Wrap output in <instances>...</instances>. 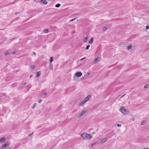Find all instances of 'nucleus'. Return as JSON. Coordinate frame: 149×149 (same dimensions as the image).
I'll return each mask as SVG.
<instances>
[{"label":"nucleus","instance_id":"1","mask_svg":"<svg viewBox=\"0 0 149 149\" xmlns=\"http://www.w3.org/2000/svg\"><path fill=\"white\" fill-rule=\"evenodd\" d=\"M81 136L84 139H91L93 137L91 134L84 133L81 135Z\"/></svg>","mask_w":149,"mask_h":149},{"label":"nucleus","instance_id":"2","mask_svg":"<svg viewBox=\"0 0 149 149\" xmlns=\"http://www.w3.org/2000/svg\"><path fill=\"white\" fill-rule=\"evenodd\" d=\"M120 111L124 114H126L127 113V110L124 107H122L120 109Z\"/></svg>","mask_w":149,"mask_h":149},{"label":"nucleus","instance_id":"3","mask_svg":"<svg viewBox=\"0 0 149 149\" xmlns=\"http://www.w3.org/2000/svg\"><path fill=\"white\" fill-rule=\"evenodd\" d=\"M82 74L81 72H76L74 76V79H75V78H76V77H81V76Z\"/></svg>","mask_w":149,"mask_h":149},{"label":"nucleus","instance_id":"4","mask_svg":"<svg viewBox=\"0 0 149 149\" xmlns=\"http://www.w3.org/2000/svg\"><path fill=\"white\" fill-rule=\"evenodd\" d=\"M9 145V142H6L2 146L0 149H3L8 146Z\"/></svg>","mask_w":149,"mask_h":149},{"label":"nucleus","instance_id":"5","mask_svg":"<svg viewBox=\"0 0 149 149\" xmlns=\"http://www.w3.org/2000/svg\"><path fill=\"white\" fill-rule=\"evenodd\" d=\"M86 109H84L83 110L82 112H81L78 115V117L79 118L81 117L85 113H86Z\"/></svg>","mask_w":149,"mask_h":149},{"label":"nucleus","instance_id":"6","mask_svg":"<svg viewBox=\"0 0 149 149\" xmlns=\"http://www.w3.org/2000/svg\"><path fill=\"white\" fill-rule=\"evenodd\" d=\"M100 58L98 56L96 57L93 62V64H95L97 63L99 61Z\"/></svg>","mask_w":149,"mask_h":149},{"label":"nucleus","instance_id":"7","mask_svg":"<svg viewBox=\"0 0 149 149\" xmlns=\"http://www.w3.org/2000/svg\"><path fill=\"white\" fill-rule=\"evenodd\" d=\"M91 97V96L90 95H89L87 96L84 100L85 101V102H86Z\"/></svg>","mask_w":149,"mask_h":149},{"label":"nucleus","instance_id":"8","mask_svg":"<svg viewBox=\"0 0 149 149\" xmlns=\"http://www.w3.org/2000/svg\"><path fill=\"white\" fill-rule=\"evenodd\" d=\"M107 140V138H104L100 142L101 143H103L106 142Z\"/></svg>","mask_w":149,"mask_h":149},{"label":"nucleus","instance_id":"9","mask_svg":"<svg viewBox=\"0 0 149 149\" xmlns=\"http://www.w3.org/2000/svg\"><path fill=\"white\" fill-rule=\"evenodd\" d=\"M6 138L5 137H2L0 139V141L2 142H4L6 140Z\"/></svg>","mask_w":149,"mask_h":149},{"label":"nucleus","instance_id":"10","mask_svg":"<svg viewBox=\"0 0 149 149\" xmlns=\"http://www.w3.org/2000/svg\"><path fill=\"white\" fill-rule=\"evenodd\" d=\"M41 2L42 3L44 4H47V2L46 0H41Z\"/></svg>","mask_w":149,"mask_h":149},{"label":"nucleus","instance_id":"11","mask_svg":"<svg viewBox=\"0 0 149 149\" xmlns=\"http://www.w3.org/2000/svg\"><path fill=\"white\" fill-rule=\"evenodd\" d=\"M86 102H85V101L83 100L79 104V106H81L83 104H84V103H85Z\"/></svg>","mask_w":149,"mask_h":149},{"label":"nucleus","instance_id":"12","mask_svg":"<svg viewBox=\"0 0 149 149\" xmlns=\"http://www.w3.org/2000/svg\"><path fill=\"white\" fill-rule=\"evenodd\" d=\"M41 74L40 71L38 72L36 74V77H38Z\"/></svg>","mask_w":149,"mask_h":149},{"label":"nucleus","instance_id":"13","mask_svg":"<svg viewBox=\"0 0 149 149\" xmlns=\"http://www.w3.org/2000/svg\"><path fill=\"white\" fill-rule=\"evenodd\" d=\"M93 39L94 38L93 37H92L91 40L89 41V43L91 44L93 42Z\"/></svg>","mask_w":149,"mask_h":149},{"label":"nucleus","instance_id":"14","mask_svg":"<svg viewBox=\"0 0 149 149\" xmlns=\"http://www.w3.org/2000/svg\"><path fill=\"white\" fill-rule=\"evenodd\" d=\"M53 66L52 64L51 63H50V65H49V68L50 69V70H53Z\"/></svg>","mask_w":149,"mask_h":149},{"label":"nucleus","instance_id":"15","mask_svg":"<svg viewBox=\"0 0 149 149\" xmlns=\"http://www.w3.org/2000/svg\"><path fill=\"white\" fill-rule=\"evenodd\" d=\"M88 39V36H86L84 39V41L85 42H86L87 41V40Z\"/></svg>","mask_w":149,"mask_h":149},{"label":"nucleus","instance_id":"16","mask_svg":"<svg viewBox=\"0 0 149 149\" xmlns=\"http://www.w3.org/2000/svg\"><path fill=\"white\" fill-rule=\"evenodd\" d=\"M54 58L53 56L51 57L50 59V63H51L53 61Z\"/></svg>","mask_w":149,"mask_h":149},{"label":"nucleus","instance_id":"17","mask_svg":"<svg viewBox=\"0 0 149 149\" xmlns=\"http://www.w3.org/2000/svg\"><path fill=\"white\" fill-rule=\"evenodd\" d=\"M132 46L131 45H130L127 47V49L128 50H130L132 48Z\"/></svg>","mask_w":149,"mask_h":149},{"label":"nucleus","instance_id":"18","mask_svg":"<svg viewBox=\"0 0 149 149\" xmlns=\"http://www.w3.org/2000/svg\"><path fill=\"white\" fill-rule=\"evenodd\" d=\"M61 6V4L60 3H58L55 6L56 7L58 8L60 7Z\"/></svg>","mask_w":149,"mask_h":149},{"label":"nucleus","instance_id":"19","mask_svg":"<svg viewBox=\"0 0 149 149\" xmlns=\"http://www.w3.org/2000/svg\"><path fill=\"white\" fill-rule=\"evenodd\" d=\"M35 68V66L33 65H32L31 66V70H33Z\"/></svg>","mask_w":149,"mask_h":149},{"label":"nucleus","instance_id":"20","mask_svg":"<svg viewBox=\"0 0 149 149\" xmlns=\"http://www.w3.org/2000/svg\"><path fill=\"white\" fill-rule=\"evenodd\" d=\"M90 47V45L88 44V45L86 47V50H88L89 49Z\"/></svg>","mask_w":149,"mask_h":149},{"label":"nucleus","instance_id":"21","mask_svg":"<svg viewBox=\"0 0 149 149\" xmlns=\"http://www.w3.org/2000/svg\"><path fill=\"white\" fill-rule=\"evenodd\" d=\"M4 54L5 56L8 55L10 54V53L8 52H6Z\"/></svg>","mask_w":149,"mask_h":149},{"label":"nucleus","instance_id":"22","mask_svg":"<svg viewBox=\"0 0 149 149\" xmlns=\"http://www.w3.org/2000/svg\"><path fill=\"white\" fill-rule=\"evenodd\" d=\"M49 30L47 29H45L44 30V32L45 33H47L49 32Z\"/></svg>","mask_w":149,"mask_h":149},{"label":"nucleus","instance_id":"23","mask_svg":"<svg viewBox=\"0 0 149 149\" xmlns=\"http://www.w3.org/2000/svg\"><path fill=\"white\" fill-rule=\"evenodd\" d=\"M107 27L106 26H105L103 28V31H105L107 29Z\"/></svg>","mask_w":149,"mask_h":149},{"label":"nucleus","instance_id":"24","mask_svg":"<svg viewBox=\"0 0 149 149\" xmlns=\"http://www.w3.org/2000/svg\"><path fill=\"white\" fill-rule=\"evenodd\" d=\"M148 85L146 84L144 86V88H147L148 87Z\"/></svg>","mask_w":149,"mask_h":149},{"label":"nucleus","instance_id":"25","mask_svg":"<svg viewBox=\"0 0 149 149\" xmlns=\"http://www.w3.org/2000/svg\"><path fill=\"white\" fill-rule=\"evenodd\" d=\"M36 103L34 104L33 105L32 107V109H34L36 107Z\"/></svg>","mask_w":149,"mask_h":149},{"label":"nucleus","instance_id":"26","mask_svg":"<svg viewBox=\"0 0 149 149\" xmlns=\"http://www.w3.org/2000/svg\"><path fill=\"white\" fill-rule=\"evenodd\" d=\"M145 123H146V121L144 120V121H143V122H142L141 124L142 125H143Z\"/></svg>","mask_w":149,"mask_h":149},{"label":"nucleus","instance_id":"27","mask_svg":"<svg viewBox=\"0 0 149 149\" xmlns=\"http://www.w3.org/2000/svg\"><path fill=\"white\" fill-rule=\"evenodd\" d=\"M97 142V141L96 142H95V143H94L91 144V147H93V146H94L95 144Z\"/></svg>","mask_w":149,"mask_h":149},{"label":"nucleus","instance_id":"28","mask_svg":"<svg viewBox=\"0 0 149 149\" xmlns=\"http://www.w3.org/2000/svg\"><path fill=\"white\" fill-rule=\"evenodd\" d=\"M146 29H149V26L147 25L146 27Z\"/></svg>","mask_w":149,"mask_h":149},{"label":"nucleus","instance_id":"29","mask_svg":"<svg viewBox=\"0 0 149 149\" xmlns=\"http://www.w3.org/2000/svg\"><path fill=\"white\" fill-rule=\"evenodd\" d=\"M117 126L118 127H120L121 126V124H118Z\"/></svg>","mask_w":149,"mask_h":149},{"label":"nucleus","instance_id":"30","mask_svg":"<svg viewBox=\"0 0 149 149\" xmlns=\"http://www.w3.org/2000/svg\"><path fill=\"white\" fill-rule=\"evenodd\" d=\"M42 100H41V99H40L39 100V101H38V102L39 103H40L41 102H42Z\"/></svg>","mask_w":149,"mask_h":149},{"label":"nucleus","instance_id":"31","mask_svg":"<svg viewBox=\"0 0 149 149\" xmlns=\"http://www.w3.org/2000/svg\"><path fill=\"white\" fill-rule=\"evenodd\" d=\"M12 53L13 54H15L16 53V52L15 51H13V52H12Z\"/></svg>","mask_w":149,"mask_h":149},{"label":"nucleus","instance_id":"32","mask_svg":"<svg viewBox=\"0 0 149 149\" xmlns=\"http://www.w3.org/2000/svg\"><path fill=\"white\" fill-rule=\"evenodd\" d=\"M76 18H74V19H72L71 20H70V22H72V21H74L75 19H76Z\"/></svg>","mask_w":149,"mask_h":149},{"label":"nucleus","instance_id":"33","mask_svg":"<svg viewBox=\"0 0 149 149\" xmlns=\"http://www.w3.org/2000/svg\"><path fill=\"white\" fill-rule=\"evenodd\" d=\"M33 134V133H31V134H30L29 135V136L30 137L31 136H32V135Z\"/></svg>","mask_w":149,"mask_h":149},{"label":"nucleus","instance_id":"34","mask_svg":"<svg viewBox=\"0 0 149 149\" xmlns=\"http://www.w3.org/2000/svg\"><path fill=\"white\" fill-rule=\"evenodd\" d=\"M85 58H86V57H84V58H82L81 59H80V60L81 61H82V60H84V59Z\"/></svg>","mask_w":149,"mask_h":149},{"label":"nucleus","instance_id":"35","mask_svg":"<svg viewBox=\"0 0 149 149\" xmlns=\"http://www.w3.org/2000/svg\"><path fill=\"white\" fill-rule=\"evenodd\" d=\"M43 94H44V95H47V93H46V92H45V93H43Z\"/></svg>","mask_w":149,"mask_h":149},{"label":"nucleus","instance_id":"36","mask_svg":"<svg viewBox=\"0 0 149 149\" xmlns=\"http://www.w3.org/2000/svg\"><path fill=\"white\" fill-rule=\"evenodd\" d=\"M26 84V82H24V83H23V85H25Z\"/></svg>","mask_w":149,"mask_h":149},{"label":"nucleus","instance_id":"37","mask_svg":"<svg viewBox=\"0 0 149 149\" xmlns=\"http://www.w3.org/2000/svg\"><path fill=\"white\" fill-rule=\"evenodd\" d=\"M20 13V12H16L15 13L16 14H19Z\"/></svg>","mask_w":149,"mask_h":149},{"label":"nucleus","instance_id":"38","mask_svg":"<svg viewBox=\"0 0 149 149\" xmlns=\"http://www.w3.org/2000/svg\"><path fill=\"white\" fill-rule=\"evenodd\" d=\"M90 74V73H87L86 74L88 75H89Z\"/></svg>","mask_w":149,"mask_h":149},{"label":"nucleus","instance_id":"39","mask_svg":"<svg viewBox=\"0 0 149 149\" xmlns=\"http://www.w3.org/2000/svg\"><path fill=\"white\" fill-rule=\"evenodd\" d=\"M3 96H6V94H3Z\"/></svg>","mask_w":149,"mask_h":149},{"label":"nucleus","instance_id":"40","mask_svg":"<svg viewBox=\"0 0 149 149\" xmlns=\"http://www.w3.org/2000/svg\"><path fill=\"white\" fill-rule=\"evenodd\" d=\"M125 95H125H122V96L121 97H120V98H122V97H123Z\"/></svg>","mask_w":149,"mask_h":149},{"label":"nucleus","instance_id":"41","mask_svg":"<svg viewBox=\"0 0 149 149\" xmlns=\"http://www.w3.org/2000/svg\"><path fill=\"white\" fill-rule=\"evenodd\" d=\"M143 149H149L148 148H144Z\"/></svg>","mask_w":149,"mask_h":149},{"label":"nucleus","instance_id":"42","mask_svg":"<svg viewBox=\"0 0 149 149\" xmlns=\"http://www.w3.org/2000/svg\"><path fill=\"white\" fill-rule=\"evenodd\" d=\"M32 76H33V75H31L30 76V77H32Z\"/></svg>","mask_w":149,"mask_h":149},{"label":"nucleus","instance_id":"43","mask_svg":"<svg viewBox=\"0 0 149 149\" xmlns=\"http://www.w3.org/2000/svg\"><path fill=\"white\" fill-rule=\"evenodd\" d=\"M34 55H36V53L35 52H34Z\"/></svg>","mask_w":149,"mask_h":149},{"label":"nucleus","instance_id":"44","mask_svg":"<svg viewBox=\"0 0 149 149\" xmlns=\"http://www.w3.org/2000/svg\"><path fill=\"white\" fill-rule=\"evenodd\" d=\"M132 120H134V118H132Z\"/></svg>","mask_w":149,"mask_h":149}]
</instances>
